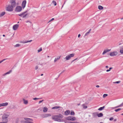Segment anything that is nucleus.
<instances>
[{
	"label": "nucleus",
	"mask_w": 123,
	"mask_h": 123,
	"mask_svg": "<svg viewBox=\"0 0 123 123\" xmlns=\"http://www.w3.org/2000/svg\"><path fill=\"white\" fill-rule=\"evenodd\" d=\"M63 117V116L62 115L60 114L58 115L53 116L52 118L55 121L60 122L61 121V119Z\"/></svg>",
	"instance_id": "obj_1"
},
{
	"label": "nucleus",
	"mask_w": 123,
	"mask_h": 123,
	"mask_svg": "<svg viewBox=\"0 0 123 123\" xmlns=\"http://www.w3.org/2000/svg\"><path fill=\"white\" fill-rule=\"evenodd\" d=\"M24 119L25 121L24 120L21 121V123H34L32 122L33 121V120L31 119L25 118H24Z\"/></svg>",
	"instance_id": "obj_2"
},
{
	"label": "nucleus",
	"mask_w": 123,
	"mask_h": 123,
	"mask_svg": "<svg viewBox=\"0 0 123 123\" xmlns=\"http://www.w3.org/2000/svg\"><path fill=\"white\" fill-rule=\"evenodd\" d=\"M28 15V14L27 13V11H26L22 12V13L18 14V15L23 18H26L27 16Z\"/></svg>",
	"instance_id": "obj_3"
},
{
	"label": "nucleus",
	"mask_w": 123,
	"mask_h": 123,
	"mask_svg": "<svg viewBox=\"0 0 123 123\" xmlns=\"http://www.w3.org/2000/svg\"><path fill=\"white\" fill-rule=\"evenodd\" d=\"M6 10L7 11H12L13 10V8L10 5H9L6 7Z\"/></svg>",
	"instance_id": "obj_4"
},
{
	"label": "nucleus",
	"mask_w": 123,
	"mask_h": 123,
	"mask_svg": "<svg viewBox=\"0 0 123 123\" xmlns=\"http://www.w3.org/2000/svg\"><path fill=\"white\" fill-rule=\"evenodd\" d=\"M74 56V54H72L67 55L65 57V59L66 60H69L71 58L73 57Z\"/></svg>",
	"instance_id": "obj_5"
},
{
	"label": "nucleus",
	"mask_w": 123,
	"mask_h": 123,
	"mask_svg": "<svg viewBox=\"0 0 123 123\" xmlns=\"http://www.w3.org/2000/svg\"><path fill=\"white\" fill-rule=\"evenodd\" d=\"M66 119L68 120L72 121H75L76 120L75 117L71 116L67 117Z\"/></svg>",
	"instance_id": "obj_6"
},
{
	"label": "nucleus",
	"mask_w": 123,
	"mask_h": 123,
	"mask_svg": "<svg viewBox=\"0 0 123 123\" xmlns=\"http://www.w3.org/2000/svg\"><path fill=\"white\" fill-rule=\"evenodd\" d=\"M22 10V7L20 6H17L15 9V11L17 12H20Z\"/></svg>",
	"instance_id": "obj_7"
},
{
	"label": "nucleus",
	"mask_w": 123,
	"mask_h": 123,
	"mask_svg": "<svg viewBox=\"0 0 123 123\" xmlns=\"http://www.w3.org/2000/svg\"><path fill=\"white\" fill-rule=\"evenodd\" d=\"M118 54V52L117 51H113L111 52L109 54V55L110 56H116Z\"/></svg>",
	"instance_id": "obj_8"
},
{
	"label": "nucleus",
	"mask_w": 123,
	"mask_h": 123,
	"mask_svg": "<svg viewBox=\"0 0 123 123\" xmlns=\"http://www.w3.org/2000/svg\"><path fill=\"white\" fill-rule=\"evenodd\" d=\"M8 118H6L2 117V121L1 122H0V123H7L8 122Z\"/></svg>",
	"instance_id": "obj_9"
},
{
	"label": "nucleus",
	"mask_w": 123,
	"mask_h": 123,
	"mask_svg": "<svg viewBox=\"0 0 123 123\" xmlns=\"http://www.w3.org/2000/svg\"><path fill=\"white\" fill-rule=\"evenodd\" d=\"M19 25L18 24H16L14 25L13 26V29L14 31L16 30L19 27Z\"/></svg>",
	"instance_id": "obj_10"
},
{
	"label": "nucleus",
	"mask_w": 123,
	"mask_h": 123,
	"mask_svg": "<svg viewBox=\"0 0 123 123\" xmlns=\"http://www.w3.org/2000/svg\"><path fill=\"white\" fill-rule=\"evenodd\" d=\"M9 113H5L2 116V117L6 118H8V117L9 116Z\"/></svg>",
	"instance_id": "obj_11"
},
{
	"label": "nucleus",
	"mask_w": 123,
	"mask_h": 123,
	"mask_svg": "<svg viewBox=\"0 0 123 123\" xmlns=\"http://www.w3.org/2000/svg\"><path fill=\"white\" fill-rule=\"evenodd\" d=\"M111 50V49H106L104 50L103 53H102V55H105L106 53L110 51Z\"/></svg>",
	"instance_id": "obj_12"
},
{
	"label": "nucleus",
	"mask_w": 123,
	"mask_h": 123,
	"mask_svg": "<svg viewBox=\"0 0 123 123\" xmlns=\"http://www.w3.org/2000/svg\"><path fill=\"white\" fill-rule=\"evenodd\" d=\"M51 116V115L49 114H44L43 115V117L44 118L47 117Z\"/></svg>",
	"instance_id": "obj_13"
},
{
	"label": "nucleus",
	"mask_w": 123,
	"mask_h": 123,
	"mask_svg": "<svg viewBox=\"0 0 123 123\" xmlns=\"http://www.w3.org/2000/svg\"><path fill=\"white\" fill-rule=\"evenodd\" d=\"M26 3V1L25 0H24L23 1L22 4V6L23 8H24L25 7Z\"/></svg>",
	"instance_id": "obj_14"
},
{
	"label": "nucleus",
	"mask_w": 123,
	"mask_h": 123,
	"mask_svg": "<svg viewBox=\"0 0 123 123\" xmlns=\"http://www.w3.org/2000/svg\"><path fill=\"white\" fill-rule=\"evenodd\" d=\"M10 5L14 8L15 6L16 2L15 1H13L11 2V5Z\"/></svg>",
	"instance_id": "obj_15"
},
{
	"label": "nucleus",
	"mask_w": 123,
	"mask_h": 123,
	"mask_svg": "<svg viewBox=\"0 0 123 123\" xmlns=\"http://www.w3.org/2000/svg\"><path fill=\"white\" fill-rule=\"evenodd\" d=\"M12 70H10L9 71L7 72H6V73L4 74H3V76H4L7 74H10V73L12 72Z\"/></svg>",
	"instance_id": "obj_16"
},
{
	"label": "nucleus",
	"mask_w": 123,
	"mask_h": 123,
	"mask_svg": "<svg viewBox=\"0 0 123 123\" xmlns=\"http://www.w3.org/2000/svg\"><path fill=\"white\" fill-rule=\"evenodd\" d=\"M61 57L60 56H58L57 57L55 58L54 60V62H56V61H58V60L60 59V58Z\"/></svg>",
	"instance_id": "obj_17"
},
{
	"label": "nucleus",
	"mask_w": 123,
	"mask_h": 123,
	"mask_svg": "<svg viewBox=\"0 0 123 123\" xmlns=\"http://www.w3.org/2000/svg\"><path fill=\"white\" fill-rule=\"evenodd\" d=\"M70 113V111L69 110H67L64 113V114L65 115H68Z\"/></svg>",
	"instance_id": "obj_18"
},
{
	"label": "nucleus",
	"mask_w": 123,
	"mask_h": 123,
	"mask_svg": "<svg viewBox=\"0 0 123 123\" xmlns=\"http://www.w3.org/2000/svg\"><path fill=\"white\" fill-rule=\"evenodd\" d=\"M32 41V40H31L29 41H27L24 42H21L20 43H26L30 42Z\"/></svg>",
	"instance_id": "obj_19"
},
{
	"label": "nucleus",
	"mask_w": 123,
	"mask_h": 123,
	"mask_svg": "<svg viewBox=\"0 0 123 123\" xmlns=\"http://www.w3.org/2000/svg\"><path fill=\"white\" fill-rule=\"evenodd\" d=\"M92 115L93 117H95L97 115V113L96 112L93 113H92Z\"/></svg>",
	"instance_id": "obj_20"
},
{
	"label": "nucleus",
	"mask_w": 123,
	"mask_h": 123,
	"mask_svg": "<svg viewBox=\"0 0 123 123\" xmlns=\"http://www.w3.org/2000/svg\"><path fill=\"white\" fill-rule=\"evenodd\" d=\"M5 14V12H3L0 13V18L3 16Z\"/></svg>",
	"instance_id": "obj_21"
},
{
	"label": "nucleus",
	"mask_w": 123,
	"mask_h": 123,
	"mask_svg": "<svg viewBox=\"0 0 123 123\" xmlns=\"http://www.w3.org/2000/svg\"><path fill=\"white\" fill-rule=\"evenodd\" d=\"M23 100L24 101V104L26 105L28 104V100H25L24 99H23Z\"/></svg>",
	"instance_id": "obj_22"
},
{
	"label": "nucleus",
	"mask_w": 123,
	"mask_h": 123,
	"mask_svg": "<svg viewBox=\"0 0 123 123\" xmlns=\"http://www.w3.org/2000/svg\"><path fill=\"white\" fill-rule=\"evenodd\" d=\"M97 115L98 117H100L103 116V115L102 113H100L98 114H97Z\"/></svg>",
	"instance_id": "obj_23"
},
{
	"label": "nucleus",
	"mask_w": 123,
	"mask_h": 123,
	"mask_svg": "<svg viewBox=\"0 0 123 123\" xmlns=\"http://www.w3.org/2000/svg\"><path fill=\"white\" fill-rule=\"evenodd\" d=\"M48 110V108L46 107H45L43 109V112H46Z\"/></svg>",
	"instance_id": "obj_24"
},
{
	"label": "nucleus",
	"mask_w": 123,
	"mask_h": 123,
	"mask_svg": "<svg viewBox=\"0 0 123 123\" xmlns=\"http://www.w3.org/2000/svg\"><path fill=\"white\" fill-rule=\"evenodd\" d=\"M98 8L100 10H102L103 9V7L100 5L98 6Z\"/></svg>",
	"instance_id": "obj_25"
},
{
	"label": "nucleus",
	"mask_w": 123,
	"mask_h": 123,
	"mask_svg": "<svg viewBox=\"0 0 123 123\" xmlns=\"http://www.w3.org/2000/svg\"><path fill=\"white\" fill-rule=\"evenodd\" d=\"M3 106H6L8 105V103L7 102H6L4 103H3Z\"/></svg>",
	"instance_id": "obj_26"
},
{
	"label": "nucleus",
	"mask_w": 123,
	"mask_h": 123,
	"mask_svg": "<svg viewBox=\"0 0 123 123\" xmlns=\"http://www.w3.org/2000/svg\"><path fill=\"white\" fill-rule=\"evenodd\" d=\"M120 52L121 54H123V47L121 48L120 50Z\"/></svg>",
	"instance_id": "obj_27"
},
{
	"label": "nucleus",
	"mask_w": 123,
	"mask_h": 123,
	"mask_svg": "<svg viewBox=\"0 0 123 123\" xmlns=\"http://www.w3.org/2000/svg\"><path fill=\"white\" fill-rule=\"evenodd\" d=\"M105 106H104L102 107H100L98 109V110L99 111H101L103 110L105 108Z\"/></svg>",
	"instance_id": "obj_28"
},
{
	"label": "nucleus",
	"mask_w": 123,
	"mask_h": 123,
	"mask_svg": "<svg viewBox=\"0 0 123 123\" xmlns=\"http://www.w3.org/2000/svg\"><path fill=\"white\" fill-rule=\"evenodd\" d=\"M21 46V45L19 44H17L14 45V47H20Z\"/></svg>",
	"instance_id": "obj_29"
},
{
	"label": "nucleus",
	"mask_w": 123,
	"mask_h": 123,
	"mask_svg": "<svg viewBox=\"0 0 123 123\" xmlns=\"http://www.w3.org/2000/svg\"><path fill=\"white\" fill-rule=\"evenodd\" d=\"M123 105V103H122L121 105H120L117 106H116L114 108H117L118 107H121V106H122Z\"/></svg>",
	"instance_id": "obj_30"
},
{
	"label": "nucleus",
	"mask_w": 123,
	"mask_h": 123,
	"mask_svg": "<svg viewBox=\"0 0 123 123\" xmlns=\"http://www.w3.org/2000/svg\"><path fill=\"white\" fill-rule=\"evenodd\" d=\"M70 114L71 115H75V113L73 111H71Z\"/></svg>",
	"instance_id": "obj_31"
},
{
	"label": "nucleus",
	"mask_w": 123,
	"mask_h": 123,
	"mask_svg": "<svg viewBox=\"0 0 123 123\" xmlns=\"http://www.w3.org/2000/svg\"><path fill=\"white\" fill-rule=\"evenodd\" d=\"M60 107L59 106H56L53 107L52 108V109H57L60 108Z\"/></svg>",
	"instance_id": "obj_32"
},
{
	"label": "nucleus",
	"mask_w": 123,
	"mask_h": 123,
	"mask_svg": "<svg viewBox=\"0 0 123 123\" xmlns=\"http://www.w3.org/2000/svg\"><path fill=\"white\" fill-rule=\"evenodd\" d=\"M82 106L83 107V108L84 109H86L87 107V106H85V105L84 104L82 105Z\"/></svg>",
	"instance_id": "obj_33"
},
{
	"label": "nucleus",
	"mask_w": 123,
	"mask_h": 123,
	"mask_svg": "<svg viewBox=\"0 0 123 123\" xmlns=\"http://www.w3.org/2000/svg\"><path fill=\"white\" fill-rule=\"evenodd\" d=\"M52 3L53 4H54L55 6H56V2L54 0H53L52 1Z\"/></svg>",
	"instance_id": "obj_34"
},
{
	"label": "nucleus",
	"mask_w": 123,
	"mask_h": 123,
	"mask_svg": "<svg viewBox=\"0 0 123 123\" xmlns=\"http://www.w3.org/2000/svg\"><path fill=\"white\" fill-rule=\"evenodd\" d=\"M91 29H90V30H89V31L88 32H87V33H86V34H85V36H86L87 35H88V34H89V33H90V31H91Z\"/></svg>",
	"instance_id": "obj_35"
},
{
	"label": "nucleus",
	"mask_w": 123,
	"mask_h": 123,
	"mask_svg": "<svg viewBox=\"0 0 123 123\" xmlns=\"http://www.w3.org/2000/svg\"><path fill=\"white\" fill-rule=\"evenodd\" d=\"M121 110V108H118L117 109L115 110V111L116 112H118L120 111Z\"/></svg>",
	"instance_id": "obj_36"
},
{
	"label": "nucleus",
	"mask_w": 123,
	"mask_h": 123,
	"mask_svg": "<svg viewBox=\"0 0 123 123\" xmlns=\"http://www.w3.org/2000/svg\"><path fill=\"white\" fill-rule=\"evenodd\" d=\"M121 82L120 81H116L114 82H113V83H116V84H118L120 83Z\"/></svg>",
	"instance_id": "obj_37"
},
{
	"label": "nucleus",
	"mask_w": 123,
	"mask_h": 123,
	"mask_svg": "<svg viewBox=\"0 0 123 123\" xmlns=\"http://www.w3.org/2000/svg\"><path fill=\"white\" fill-rule=\"evenodd\" d=\"M42 48H40L38 50H37L38 52L39 53V52H40L42 51Z\"/></svg>",
	"instance_id": "obj_38"
},
{
	"label": "nucleus",
	"mask_w": 123,
	"mask_h": 123,
	"mask_svg": "<svg viewBox=\"0 0 123 123\" xmlns=\"http://www.w3.org/2000/svg\"><path fill=\"white\" fill-rule=\"evenodd\" d=\"M107 95H108L107 94H104L103 95V98H104L106 97L107 96Z\"/></svg>",
	"instance_id": "obj_39"
},
{
	"label": "nucleus",
	"mask_w": 123,
	"mask_h": 123,
	"mask_svg": "<svg viewBox=\"0 0 123 123\" xmlns=\"http://www.w3.org/2000/svg\"><path fill=\"white\" fill-rule=\"evenodd\" d=\"M39 99V98H34L33 99V100H37L38 99Z\"/></svg>",
	"instance_id": "obj_40"
},
{
	"label": "nucleus",
	"mask_w": 123,
	"mask_h": 123,
	"mask_svg": "<svg viewBox=\"0 0 123 123\" xmlns=\"http://www.w3.org/2000/svg\"><path fill=\"white\" fill-rule=\"evenodd\" d=\"M41 110H42L41 108H39L37 109V111H41Z\"/></svg>",
	"instance_id": "obj_41"
},
{
	"label": "nucleus",
	"mask_w": 123,
	"mask_h": 123,
	"mask_svg": "<svg viewBox=\"0 0 123 123\" xmlns=\"http://www.w3.org/2000/svg\"><path fill=\"white\" fill-rule=\"evenodd\" d=\"M109 120L110 121L113 120V118L112 117H111L110 118Z\"/></svg>",
	"instance_id": "obj_42"
},
{
	"label": "nucleus",
	"mask_w": 123,
	"mask_h": 123,
	"mask_svg": "<svg viewBox=\"0 0 123 123\" xmlns=\"http://www.w3.org/2000/svg\"><path fill=\"white\" fill-rule=\"evenodd\" d=\"M38 68V66H36L35 67V69L36 70H37Z\"/></svg>",
	"instance_id": "obj_43"
},
{
	"label": "nucleus",
	"mask_w": 123,
	"mask_h": 123,
	"mask_svg": "<svg viewBox=\"0 0 123 123\" xmlns=\"http://www.w3.org/2000/svg\"><path fill=\"white\" fill-rule=\"evenodd\" d=\"M43 100H41V101H39V104H40V103H41L43 101Z\"/></svg>",
	"instance_id": "obj_44"
},
{
	"label": "nucleus",
	"mask_w": 123,
	"mask_h": 123,
	"mask_svg": "<svg viewBox=\"0 0 123 123\" xmlns=\"http://www.w3.org/2000/svg\"><path fill=\"white\" fill-rule=\"evenodd\" d=\"M77 58H76V59H74V60H73L72 62H74V61H75V60H77Z\"/></svg>",
	"instance_id": "obj_45"
},
{
	"label": "nucleus",
	"mask_w": 123,
	"mask_h": 123,
	"mask_svg": "<svg viewBox=\"0 0 123 123\" xmlns=\"http://www.w3.org/2000/svg\"><path fill=\"white\" fill-rule=\"evenodd\" d=\"M5 60V59H4L2 61H0V63H1V62H2L3 61H4V60Z\"/></svg>",
	"instance_id": "obj_46"
},
{
	"label": "nucleus",
	"mask_w": 123,
	"mask_h": 123,
	"mask_svg": "<svg viewBox=\"0 0 123 123\" xmlns=\"http://www.w3.org/2000/svg\"><path fill=\"white\" fill-rule=\"evenodd\" d=\"M3 106L2 103L0 104V107Z\"/></svg>",
	"instance_id": "obj_47"
},
{
	"label": "nucleus",
	"mask_w": 123,
	"mask_h": 123,
	"mask_svg": "<svg viewBox=\"0 0 123 123\" xmlns=\"http://www.w3.org/2000/svg\"><path fill=\"white\" fill-rule=\"evenodd\" d=\"M80 34H79L78 35V37H80Z\"/></svg>",
	"instance_id": "obj_48"
},
{
	"label": "nucleus",
	"mask_w": 123,
	"mask_h": 123,
	"mask_svg": "<svg viewBox=\"0 0 123 123\" xmlns=\"http://www.w3.org/2000/svg\"><path fill=\"white\" fill-rule=\"evenodd\" d=\"M110 70H109V69H108V70H107L106 71V72H109V71H110Z\"/></svg>",
	"instance_id": "obj_49"
},
{
	"label": "nucleus",
	"mask_w": 123,
	"mask_h": 123,
	"mask_svg": "<svg viewBox=\"0 0 123 123\" xmlns=\"http://www.w3.org/2000/svg\"><path fill=\"white\" fill-rule=\"evenodd\" d=\"M99 87V86L98 85H97L96 86V87Z\"/></svg>",
	"instance_id": "obj_50"
},
{
	"label": "nucleus",
	"mask_w": 123,
	"mask_h": 123,
	"mask_svg": "<svg viewBox=\"0 0 123 123\" xmlns=\"http://www.w3.org/2000/svg\"><path fill=\"white\" fill-rule=\"evenodd\" d=\"M54 18H52V19H51V20H50V21H52V20H54Z\"/></svg>",
	"instance_id": "obj_51"
},
{
	"label": "nucleus",
	"mask_w": 123,
	"mask_h": 123,
	"mask_svg": "<svg viewBox=\"0 0 123 123\" xmlns=\"http://www.w3.org/2000/svg\"><path fill=\"white\" fill-rule=\"evenodd\" d=\"M105 67L106 68H109V67L108 66H105Z\"/></svg>",
	"instance_id": "obj_52"
},
{
	"label": "nucleus",
	"mask_w": 123,
	"mask_h": 123,
	"mask_svg": "<svg viewBox=\"0 0 123 123\" xmlns=\"http://www.w3.org/2000/svg\"><path fill=\"white\" fill-rule=\"evenodd\" d=\"M112 68H109V69L110 70H111V69H112Z\"/></svg>",
	"instance_id": "obj_53"
},
{
	"label": "nucleus",
	"mask_w": 123,
	"mask_h": 123,
	"mask_svg": "<svg viewBox=\"0 0 123 123\" xmlns=\"http://www.w3.org/2000/svg\"><path fill=\"white\" fill-rule=\"evenodd\" d=\"M116 120H117L116 119H115L114 120V121L115 122V121H116Z\"/></svg>",
	"instance_id": "obj_54"
},
{
	"label": "nucleus",
	"mask_w": 123,
	"mask_h": 123,
	"mask_svg": "<svg viewBox=\"0 0 123 123\" xmlns=\"http://www.w3.org/2000/svg\"><path fill=\"white\" fill-rule=\"evenodd\" d=\"M3 37H5V35H3Z\"/></svg>",
	"instance_id": "obj_55"
},
{
	"label": "nucleus",
	"mask_w": 123,
	"mask_h": 123,
	"mask_svg": "<svg viewBox=\"0 0 123 123\" xmlns=\"http://www.w3.org/2000/svg\"><path fill=\"white\" fill-rule=\"evenodd\" d=\"M28 22H29V21H28L26 22V23H27Z\"/></svg>",
	"instance_id": "obj_56"
},
{
	"label": "nucleus",
	"mask_w": 123,
	"mask_h": 123,
	"mask_svg": "<svg viewBox=\"0 0 123 123\" xmlns=\"http://www.w3.org/2000/svg\"><path fill=\"white\" fill-rule=\"evenodd\" d=\"M123 19V18H121V19L122 20Z\"/></svg>",
	"instance_id": "obj_57"
},
{
	"label": "nucleus",
	"mask_w": 123,
	"mask_h": 123,
	"mask_svg": "<svg viewBox=\"0 0 123 123\" xmlns=\"http://www.w3.org/2000/svg\"><path fill=\"white\" fill-rule=\"evenodd\" d=\"M47 57H48V58H49V56H48Z\"/></svg>",
	"instance_id": "obj_58"
},
{
	"label": "nucleus",
	"mask_w": 123,
	"mask_h": 123,
	"mask_svg": "<svg viewBox=\"0 0 123 123\" xmlns=\"http://www.w3.org/2000/svg\"><path fill=\"white\" fill-rule=\"evenodd\" d=\"M43 75V74H41V76H42V75Z\"/></svg>",
	"instance_id": "obj_59"
},
{
	"label": "nucleus",
	"mask_w": 123,
	"mask_h": 123,
	"mask_svg": "<svg viewBox=\"0 0 123 123\" xmlns=\"http://www.w3.org/2000/svg\"><path fill=\"white\" fill-rule=\"evenodd\" d=\"M19 20H21V18Z\"/></svg>",
	"instance_id": "obj_60"
},
{
	"label": "nucleus",
	"mask_w": 123,
	"mask_h": 123,
	"mask_svg": "<svg viewBox=\"0 0 123 123\" xmlns=\"http://www.w3.org/2000/svg\"><path fill=\"white\" fill-rule=\"evenodd\" d=\"M121 115H123V113H122V114H121Z\"/></svg>",
	"instance_id": "obj_61"
},
{
	"label": "nucleus",
	"mask_w": 123,
	"mask_h": 123,
	"mask_svg": "<svg viewBox=\"0 0 123 123\" xmlns=\"http://www.w3.org/2000/svg\"><path fill=\"white\" fill-rule=\"evenodd\" d=\"M100 123H104L102 122H101Z\"/></svg>",
	"instance_id": "obj_62"
},
{
	"label": "nucleus",
	"mask_w": 123,
	"mask_h": 123,
	"mask_svg": "<svg viewBox=\"0 0 123 123\" xmlns=\"http://www.w3.org/2000/svg\"><path fill=\"white\" fill-rule=\"evenodd\" d=\"M19 22H18L17 23H19Z\"/></svg>",
	"instance_id": "obj_63"
},
{
	"label": "nucleus",
	"mask_w": 123,
	"mask_h": 123,
	"mask_svg": "<svg viewBox=\"0 0 123 123\" xmlns=\"http://www.w3.org/2000/svg\"><path fill=\"white\" fill-rule=\"evenodd\" d=\"M90 116H90V115H89V117H90Z\"/></svg>",
	"instance_id": "obj_64"
}]
</instances>
